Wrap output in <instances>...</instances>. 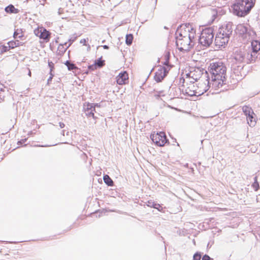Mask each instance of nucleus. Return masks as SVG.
<instances>
[{
    "label": "nucleus",
    "mask_w": 260,
    "mask_h": 260,
    "mask_svg": "<svg viewBox=\"0 0 260 260\" xmlns=\"http://www.w3.org/2000/svg\"><path fill=\"white\" fill-rule=\"evenodd\" d=\"M226 69L224 63L220 61L210 64L208 71L211 74L212 88H219L225 84Z\"/></svg>",
    "instance_id": "nucleus-1"
},
{
    "label": "nucleus",
    "mask_w": 260,
    "mask_h": 260,
    "mask_svg": "<svg viewBox=\"0 0 260 260\" xmlns=\"http://www.w3.org/2000/svg\"><path fill=\"white\" fill-rule=\"evenodd\" d=\"M255 0H237L232 5L233 13L239 17L247 15L254 6Z\"/></svg>",
    "instance_id": "nucleus-2"
},
{
    "label": "nucleus",
    "mask_w": 260,
    "mask_h": 260,
    "mask_svg": "<svg viewBox=\"0 0 260 260\" xmlns=\"http://www.w3.org/2000/svg\"><path fill=\"white\" fill-rule=\"evenodd\" d=\"M213 29L212 27H206L202 30L199 43L204 47H209L213 42Z\"/></svg>",
    "instance_id": "nucleus-3"
},
{
    "label": "nucleus",
    "mask_w": 260,
    "mask_h": 260,
    "mask_svg": "<svg viewBox=\"0 0 260 260\" xmlns=\"http://www.w3.org/2000/svg\"><path fill=\"white\" fill-rule=\"evenodd\" d=\"M207 85L205 83H199V84L201 85V86H204V89L203 90L198 91L196 86L194 85V82L193 81H190L188 84V86L185 88L184 89L185 94L192 96L193 95H200L203 94L204 93L206 92L209 88V86L208 84H209V81L208 79H207ZM183 92H184V88L182 89Z\"/></svg>",
    "instance_id": "nucleus-4"
},
{
    "label": "nucleus",
    "mask_w": 260,
    "mask_h": 260,
    "mask_svg": "<svg viewBox=\"0 0 260 260\" xmlns=\"http://www.w3.org/2000/svg\"><path fill=\"white\" fill-rule=\"evenodd\" d=\"M234 59L239 63H251L254 61L250 50L240 49L236 50L234 53Z\"/></svg>",
    "instance_id": "nucleus-5"
},
{
    "label": "nucleus",
    "mask_w": 260,
    "mask_h": 260,
    "mask_svg": "<svg viewBox=\"0 0 260 260\" xmlns=\"http://www.w3.org/2000/svg\"><path fill=\"white\" fill-rule=\"evenodd\" d=\"M176 45L180 51H188L194 46L193 41L189 38H176Z\"/></svg>",
    "instance_id": "nucleus-6"
},
{
    "label": "nucleus",
    "mask_w": 260,
    "mask_h": 260,
    "mask_svg": "<svg viewBox=\"0 0 260 260\" xmlns=\"http://www.w3.org/2000/svg\"><path fill=\"white\" fill-rule=\"evenodd\" d=\"M150 138L152 142L158 146H163L166 143L169 142L168 140L167 139L166 134L163 132L157 133L156 134H151Z\"/></svg>",
    "instance_id": "nucleus-7"
},
{
    "label": "nucleus",
    "mask_w": 260,
    "mask_h": 260,
    "mask_svg": "<svg viewBox=\"0 0 260 260\" xmlns=\"http://www.w3.org/2000/svg\"><path fill=\"white\" fill-rule=\"evenodd\" d=\"M189 24L181 25L178 27L176 31V38H188Z\"/></svg>",
    "instance_id": "nucleus-8"
},
{
    "label": "nucleus",
    "mask_w": 260,
    "mask_h": 260,
    "mask_svg": "<svg viewBox=\"0 0 260 260\" xmlns=\"http://www.w3.org/2000/svg\"><path fill=\"white\" fill-rule=\"evenodd\" d=\"M229 40L226 38L221 37L220 34H217L214 40V44L217 49L224 48Z\"/></svg>",
    "instance_id": "nucleus-9"
},
{
    "label": "nucleus",
    "mask_w": 260,
    "mask_h": 260,
    "mask_svg": "<svg viewBox=\"0 0 260 260\" xmlns=\"http://www.w3.org/2000/svg\"><path fill=\"white\" fill-rule=\"evenodd\" d=\"M169 70L166 67L160 66L155 72L154 79L157 82H160L167 75Z\"/></svg>",
    "instance_id": "nucleus-10"
},
{
    "label": "nucleus",
    "mask_w": 260,
    "mask_h": 260,
    "mask_svg": "<svg viewBox=\"0 0 260 260\" xmlns=\"http://www.w3.org/2000/svg\"><path fill=\"white\" fill-rule=\"evenodd\" d=\"M34 33L40 39H43L46 42H48L50 39V33L43 27L35 29Z\"/></svg>",
    "instance_id": "nucleus-11"
},
{
    "label": "nucleus",
    "mask_w": 260,
    "mask_h": 260,
    "mask_svg": "<svg viewBox=\"0 0 260 260\" xmlns=\"http://www.w3.org/2000/svg\"><path fill=\"white\" fill-rule=\"evenodd\" d=\"M251 46L250 53L252 55V57L255 61L257 58V53L260 50V42L257 40H254L252 41Z\"/></svg>",
    "instance_id": "nucleus-12"
},
{
    "label": "nucleus",
    "mask_w": 260,
    "mask_h": 260,
    "mask_svg": "<svg viewBox=\"0 0 260 260\" xmlns=\"http://www.w3.org/2000/svg\"><path fill=\"white\" fill-rule=\"evenodd\" d=\"M203 72L200 68L192 69L189 73L188 74L189 77H191L193 80L197 81L203 76Z\"/></svg>",
    "instance_id": "nucleus-13"
},
{
    "label": "nucleus",
    "mask_w": 260,
    "mask_h": 260,
    "mask_svg": "<svg viewBox=\"0 0 260 260\" xmlns=\"http://www.w3.org/2000/svg\"><path fill=\"white\" fill-rule=\"evenodd\" d=\"M84 110L85 115L88 117H92L93 118H95V117L94 116V114L93 113H92V110H94V104L93 103H86L84 104Z\"/></svg>",
    "instance_id": "nucleus-14"
},
{
    "label": "nucleus",
    "mask_w": 260,
    "mask_h": 260,
    "mask_svg": "<svg viewBox=\"0 0 260 260\" xmlns=\"http://www.w3.org/2000/svg\"><path fill=\"white\" fill-rule=\"evenodd\" d=\"M226 31H230L229 32L230 34H232L233 28L232 23L229 22V23L222 25V26L219 28L217 34H220V35L225 34V33L226 34Z\"/></svg>",
    "instance_id": "nucleus-15"
},
{
    "label": "nucleus",
    "mask_w": 260,
    "mask_h": 260,
    "mask_svg": "<svg viewBox=\"0 0 260 260\" xmlns=\"http://www.w3.org/2000/svg\"><path fill=\"white\" fill-rule=\"evenodd\" d=\"M128 79V74L126 72H121L117 77V83L119 85L125 84L126 80Z\"/></svg>",
    "instance_id": "nucleus-16"
},
{
    "label": "nucleus",
    "mask_w": 260,
    "mask_h": 260,
    "mask_svg": "<svg viewBox=\"0 0 260 260\" xmlns=\"http://www.w3.org/2000/svg\"><path fill=\"white\" fill-rule=\"evenodd\" d=\"M105 65V60L102 59V57L96 60L93 64L88 67L89 70H93L96 68H102Z\"/></svg>",
    "instance_id": "nucleus-17"
},
{
    "label": "nucleus",
    "mask_w": 260,
    "mask_h": 260,
    "mask_svg": "<svg viewBox=\"0 0 260 260\" xmlns=\"http://www.w3.org/2000/svg\"><path fill=\"white\" fill-rule=\"evenodd\" d=\"M170 57V53L169 52H167L165 53L164 58V61L162 62V63L165 66L164 67H166L168 70H170L172 66L170 65L169 63V60Z\"/></svg>",
    "instance_id": "nucleus-18"
},
{
    "label": "nucleus",
    "mask_w": 260,
    "mask_h": 260,
    "mask_svg": "<svg viewBox=\"0 0 260 260\" xmlns=\"http://www.w3.org/2000/svg\"><path fill=\"white\" fill-rule=\"evenodd\" d=\"M147 206L157 209L159 211H161L163 209L162 207L159 204L152 201H148L146 203Z\"/></svg>",
    "instance_id": "nucleus-19"
},
{
    "label": "nucleus",
    "mask_w": 260,
    "mask_h": 260,
    "mask_svg": "<svg viewBox=\"0 0 260 260\" xmlns=\"http://www.w3.org/2000/svg\"><path fill=\"white\" fill-rule=\"evenodd\" d=\"M189 29L190 30H189V35H188V37L190 40H191V41H193V44H194L196 41L195 37L196 35V30L191 26V25L190 24Z\"/></svg>",
    "instance_id": "nucleus-20"
},
{
    "label": "nucleus",
    "mask_w": 260,
    "mask_h": 260,
    "mask_svg": "<svg viewBox=\"0 0 260 260\" xmlns=\"http://www.w3.org/2000/svg\"><path fill=\"white\" fill-rule=\"evenodd\" d=\"M76 39V37H74V36H72L69 39V42H70V43L69 44V45L67 46V43H66L64 44V45L66 46V48H64V47L62 45H60V46L58 47V48H60L61 49H62L61 50V52L62 53H63L68 48H69L71 45L73 43V42Z\"/></svg>",
    "instance_id": "nucleus-21"
},
{
    "label": "nucleus",
    "mask_w": 260,
    "mask_h": 260,
    "mask_svg": "<svg viewBox=\"0 0 260 260\" xmlns=\"http://www.w3.org/2000/svg\"><path fill=\"white\" fill-rule=\"evenodd\" d=\"M5 10L8 13L17 14L19 12L18 9L15 8L14 6L12 4H10L6 7L5 9Z\"/></svg>",
    "instance_id": "nucleus-22"
},
{
    "label": "nucleus",
    "mask_w": 260,
    "mask_h": 260,
    "mask_svg": "<svg viewBox=\"0 0 260 260\" xmlns=\"http://www.w3.org/2000/svg\"><path fill=\"white\" fill-rule=\"evenodd\" d=\"M253 115H254V113L246 117L247 123L251 127L255 126L256 123L255 118L253 117Z\"/></svg>",
    "instance_id": "nucleus-23"
},
{
    "label": "nucleus",
    "mask_w": 260,
    "mask_h": 260,
    "mask_svg": "<svg viewBox=\"0 0 260 260\" xmlns=\"http://www.w3.org/2000/svg\"><path fill=\"white\" fill-rule=\"evenodd\" d=\"M242 111L246 117L249 116L250 114H254L252 109L249 106H243L242 108Z\"/></svg>",
    "instance_id": "nucleus-24"
},
{
    "label": "nucleus",
    "mask_w": 260,
    "mask_h": 260,
    "mask_svg": "<svg viewBox=\"0 0 260 260\" xmlns=\"http://www.w3.org/2000/svg\"><path fill=\"white\" fill-rule=\"evenodd\" d=\"M104 182L108 186H112L113 185V181L111 178L108 175H105L103 177Z\"/></svg>",
    "instance_id": "nucleus-25"
},
{
    "label": "nucleus",
    "mask_w": 260,
    "mask_h": 260,
    "mask_svg": "<svg viewBox=\"0 0 260 260\" xmlns=\"http://www.w3.org/2000/svg\"><path fill=\"white\" fill-rule=\"evenodd\" d=\"M64 64L67 66L68 70L70 71H72V70L77 69V68L75 66V64L71 62L70 61H69V60L66 61V62H65Z\"/></svg>",
    "instance_id": "nucleus-26"
},
{
    "label": "nucleus",
    "mask_w": 260,
    "mask_h": 260,
    "mask_svg": "<svg viewBox=\"0 0 260 260\" xmlns=\"http://www.w3.org/2000/svg\"><path fill=\"white\" fill-rule=\"evenodd\" d=\"M21 43V42L17 40L16 41L9 42L7 44L10 45L11 49H13L17 46H19Z\"/></svg>",
    "instance_id": "nucleus-27"
},
{
    "label": "nucleus",
    "mask_w": 260,
    "mask_h": 260,
    "mask_svg": "<svg viewBox=\"0 0 260 260\" xmlns=\"http://www.w3.org/2000/svg\"><path fill=\"white\" fill-rule=\"evenodd\" d=\"M133 40V36L132 34L126 35L125 38V43L129 46L132 44Z\"/></svg>",
    "instance_id": "nucleus-28"
},
{
    "label": "nucleus",
    "mask_w": 260,
    "mask_h": 260,
    "mask_svg": "<svg viewBox=\"0 0 260 260\" xmlns=\"http://www.w3.org/2000/svg\"><path fill=\"white\" fill-rule=\"evenodd\" d=\"M11 49L10 45H2L0 47V51L2 53L8 51Z\"/></svg>",
    "instance_id": "nucleus-29"
},
{
    "label": "nucleus",
    "mask_w": 260,
    "mask_h": 260,
    "mask_svg": "<svg viewBox=\"0 0 260 260\" xmlns=\"http://www.w3.org/2000/svg\"><path fill=\"white\" fill-rule=\"evenodd\" d=\"M174 89L175 90V92H173V96H178L179 95L178 91H179L180 90V89L177 87H170V94H172V91H173Z\"/></svg>",
    "instance_id": "nucleus-30"
},
{
    "label": "nucleus",
    "mask_w": 260,
    "mask_h": 260,
    "mask_svg": "<svg viewBox=\"0 0 260 260\" xmlns=\"http://www.w3.org/2000/svg\"><path fill=\"white\" fill-rule=\"evenodd\" d=\"M255 182L253 183L252 186L255 189V190H257L258 189V188L259 187L258 183L256 180V177H255L254 178Z\"/></svg>",
    "instance_id": "nucleus-31"
},
{
    "label": "nucleus",
    "mask_w": 260,
    "mask_h": 260,
    "mask_svg": "<svg viewBox=\"0 0 260 260\" xmlns=\"http://www.w3.org/2000/svg\"><path fill=\"white\" fill-rule=\"evenodd\" d=\"M226 31V34L225 33V34H221V37H223L224 38L226 37V39H228L229 40L232 34H230V32H229V31Z\"/></svg>",
    "instance_id": "nucleus-32"
},
{
    "label": "nucleus",
    "mask_w": 260,
    "mask_h": 260,
    "mask_svg": "<svg viewBox=\"0 0 260 260\" xmlns=\"http://www.w3.org/2000/svg\"><path fill=\"white\" fill-rule=\"evenodd\" d=\"M201 258V256L198 253H196L193 255V259L194 260H200Z\"/></svg>",
    "instance_id": "nucleus-33"
},
{
    "label": "nucleus",
    "mask_w": 260,
    "mask_h": 260,
    "mask_svg": "<svg viewBox=\"0 0 260 260\" xmlns=\"http://www.w3.org/2000/svg\"><path fill=\"white\" fill-rule=\"evenodd\" d=\"M211 258H210V257L207 254L204 255L203 256L202 259V260H211Z\"/></svg>",
    "instance_id": "nucleus-34"
},
{
    "label": "nucleus",
    "mask_w": 260,
    "mask_h": 260,
    "mask_svg": "<svg viewBox=\"0 0 260 260\" xmlns=\"http://www.w3.org/2000/svg\"><path fill=\"white\" fill-rule=\"evenodd\" d=\"M19 33L17 31V30L16 31H15L14 33V37L15 38H20L22 37V36H19Z\"/></svg>",
    "instance_id": "nucleus-35"
},
{
    "label": "nucleus",
    "mask_w": 260,
    "mask_h": 260,
    "mask_svg": "<svg viewBox=\"0 0 260 260\" xmlns=\"http://www.w3.org/2000/svg\"><path fill=\"white\" fill-rule=\"evenodd\" d=\"M53 77V75L51 73V72H50V76L47 80L48 84H49V82H50V81H51L52 80Z\"/></svg>",
    "instance_id": "nucleus-36"
},
{
    "label": "nucleus",
    "mask_w": 260,
    "mask_h": 260,
    "mask_svg": "<svg viewBox=\"0 0 260 260\" xmlns=\"http://www.w3.org/2000/svg\"><path fill=\"white\" fill-rule=\"evenodd\" d=\"M26 141V139H22L21 141H18V144H23L25 141Z\"/></svg>",
    "instance_id": "nucleus-37"
},
{
    "label": "nucleus",
    "mask_w": 260,
    "mask_h": 260,
    "mask_svg": "<svg viewBox=\"0 0 260 260\" xmlns=\"http://www.w3.org/2000/svg\"><path fill=\"white\" fill-rule=\"evenodd\" d=\"M56 144H53V145H39V147H50V146H55L56 145Z\"/></svg>",
    "instance_id": "nucleus-38"
},
{
    "label": "nucleus",
    "mask_w": 260,
    "mask_h": 260,
    "mask_svg": "<svg viewBox=\"0 0 260 260\" xmlns=\"http://www.w3.org/2000/svg\"><path fill=\"white\" fill-rule=\"evenodd\" d=\"M59 125L60 128H63L65 126V124L63 122H59Z\"/></svg>",
    "instance_id": "nucleus-39"
},
{
    "label": "nucleus",
    "mask_w": 260,
    "mask_h": 260,
    "mask_svg": "<svg viewBox=\"0 0 260 260\" xmlns=\"http://www.w3.org/2000/svg\"><path fill=\"white\" fill-rule=\"evenodd\" d=\"M200 85V86H198V89H197L198 90V91L203 90L204 89V86H201L200 85Z\"/></svg>",
    "instance_id": "nucleus-40"
},
{
    "label": "nucleus",
    "mask_w": 260,
    "mask_h": 260,
    "mask_svg": "<svg viewBox=\"0 0 260 260\" xmlns=\"http://www.w3.org/2000/svg\"><path fill=\"white\" fill-rule=\"evenodd\" d=\"M93 104H94V108H96V107H98V108H100V104H94V103H93Z\"/></svg>",
    "instance_id": "nucleus-41"
},
{
    "label": "nucleus",
    "mask_w": 260,
    "mask_h": 260,
    "mask_svg": "<svg viewBox=\"0 0 260 260\" xmlns=\"http://www.w3.org/2000/svg\"><path fill=\"white\" fill-rule=\"evenodd\" d=\"M4 98V95H2L1 92H0V100H3Z\"/></svg>",
    "instance_id": "nucleus-42"
},
{
    "label": "nucleus",
    "mask_w": 260,
    "mask_h": 260,
    "mask_svg": "<svg viewBox=\"0 0 260 260\" xmlns=\"http://www.w3.org/2000/svg\"><path fill=\"white\" fill-rule=\"evenodd\" d=\"M103 47L104 49H108L109 48V46L106 45L103 46Z\"/></svg>",
    "instance_id": "nucleus-43"
},
{
    "label": "nucleus",
    "mask_w": 260,
    "mask_h": 260,
    "mask_svg": "<svg viewBox=\"0 0 260 260\" xmlns=\"http://www.w3.org/2000/svg\"><path fill=\"white\" fill-rule=\"evenodd\" d=\"M51 63H52V62H49V63H48V65H49V67H50V72H52V66H51Z\"/></svg>",
    "instance_id": "nucleus-44"
},
{
    "label": "nucleus",
    "mask_w": 260,
    "mask_h": 260,
    "mask_svg": "<svg viewBox=\"0 0 260 260\" xmlns=\"http://www.w3.org/2000/svg\"><path fill=\"white\" fill-rule=\"evenodd\" d=\"M85 42H86L85 39H82V40H81L80 41V43H83L84 44H85Z\"/></svg>",
    "instance_id": "nucleus-45"
},
{
    "label": "nucleus",
    "mask_w": 260,
    "mask_h": 260,
    "mask_svg": "<svg viewBox=\"0 0 260 260\" xmlns=\"http://www.w3.org/2000/svg\"><path fill=\"white\" fill-rule=\"evenodd\" d=\"M61 135L64 136V130H62L61 132Z\"/></svg>",
    "instance_id": "nucleus-46"
},
{
    "label": "nucleus",
    "mask_w": 260,
    "mask_h": 260,
    "mask_svg": "<svg viewBox=\"0 0 260 260\" xmlns=\"http://www.w3.org/2000/svg\"><path fill=\"white\" fill-rule=\"evenodd\" d=\"M28 75L29 76H30V77L31 76V72H30V71L29 70V72H28Z\"/></svg>",
    "instance_id": "nucleus-47"
},
{
    "label": "nucleus",
    "mask_w": 260,
    "mask_h": 260,
    "mask_svg": "<svg viewBox=\"0 0 260 260\" xmlns=\"http://www.w3.org/2000/svg\"><path fill=\"white\" fill-rule=\"evenodd\" d=\"M96 108H94V110H92V113H94V112H96V109H95Z\"/></svg>",
    "instance_id": "nucleus-48"
},
{
    "label": "nucleus",
    "mask_w": 260,
    "mask_h": 260,
    "mask_svg": "<svg viewBox=\"0 0 260 260\" xmlns=\"http://www.w3.org/2000/svg\"><path fill=\"white\" fill-rule=\"evenodd\" d=\"M222 90H220L219 92H218L217 93H219V92H221Z\"/></svg>",
    "instance_id": "nucleus-49"
}]
</instances>
